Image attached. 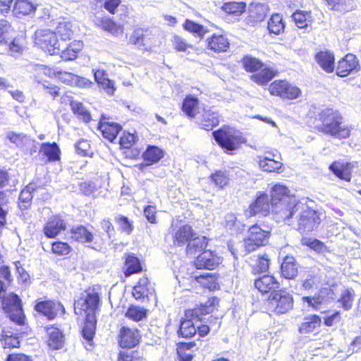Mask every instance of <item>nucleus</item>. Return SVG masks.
Returning a JSON list of instances; mask_svg holds the SVG:
<instances>
[{
    "instance_id": "obj_1",
    "label": "nucleus",
    "mask_w": 361,
    "mask_h": 361,
    "mask_svg": "<svg viewBox=\"0 0 361 361\" xmlns=\"http://www.w3.org/2000/svg\"><path fill=\"white\" fill-rule=\"evenodd\" d=\"M217 302V299L212 298L197 308L187 310L185 312V318L180 325L179 335L184 338H191L197 332V323L203 320L211 322L212 319H213L212 315L209 316L207 318L204 317L214 311Z\"/></svg>"
},
{
    "instance_id": "obj_2",
    "label": "nucleus",
    "mask_w": 361,
    "mask_h": 361,
    "mask_svg": "<svg viewBox=\"0 0 361 361\" xmlns=\"http://www.w3.org/2000/svg\"><path fill=\"white\" fill-rule=\"evenodd\" d=\"M322 125L319 130L326 135L338 139H345L350 136V128L343 121L341 114L332 109H326L320 114Z\"/></svg>"
},
{
    "instance_id": "obj_3",
    "label": "nucleus",
    "mask_w": 361,
    "mask_h": 361,
    "mask_svg": "<svg viewBox=\"0 0 361 361\" xmlns=\"http://www.w3.org/2000/svg\"><path fill=\"white\" fill-rule=\"evenodd\" d=\"M217 143L226 152H232L240 148L245 142L240 133L231 128H223L213 133Z\"/></svg>"
},
{
    "instance_id": "obj_4",
    "label": "nucleus",
    "mask_w": 361,
    "mask_h": 361,
    "mask_svg": "<svg viewBox=\"0 0 361 361\" xmlns=\"http://www.w3.org/2000/svg\"><path fill=\"white\" fill-rule=\"evenodd\" d=\"M35 44L51 55L58 54L61 51V42L56 33L49 29L37 30L35 33Z\"/></svg>"
},
{
    "instance_id": "obj_5",
    "label": "nucleus",
    "mask_w": 361,
    "mask_h": 361,
    "mask_svg": "<svg viewBox=\"0 0 361 361\" xmlns=\"http://www.w3.org/2000/svg\"><path fill=\"white\" fill-rule=\"evenodd\" d=\"M293 307V298L285 290L271 292L268 298V307L276 314L287 313Z\"/></svg>"
},
{
    "instance_id": "obj_6",
    "label": "nucleus",
    "mask_w": 361,
    "mask_h": 361,
    "mask_svg": "<svg viewBox=\"0 0 361 361\" xmlns=\"http://www.w3.org/2000/svg\"><path fill=\"white\" fill-rule=\"evenodd\" d=\"M302 207L303 204L299 203L296 198H292L289 201L271 207V212L277 222H286L289 224L290 219Z\"/></svg>"
},
{
    "instance_id": "obj_7",
    "label": "nucleus",
    "mask_w": 361,
    "mask_h": 361,
    "mask_svg": "<svg viewBox=\"0 0 361 361\" xmlns=\"http://www.w3.org/2000/svg\"><path fill=\"white\" fill-rule=\"evenodd\" d=\"M269 232L262 229L258 225H253L248 229L247 235L244 240L245 248L247 252L265 245L269 240Z\"/></svg>"
},
{
    "instance_id": "obj_8",
    "label": "nucleus",
    "mask_w": 361,
    "mask_h": 361,
    "mask_svg": "<svg viewBox=\"0 0 361 361\" xmlns=\"http://www.w3.org/2000/svg\"><path fill=\"white\" fill-rule=\"evenodd\" d=\"M169 232L173 236V243L178 246L189 243L195 235L191 226L178 219L172 221Z\"/></svg>"
},
{
    "instance_id": "obj_9",
    "label": "nucleus",
    "mask_w": 361,
    "mask_h": 361,
    "mask_svg": "<svg viewBox=\"0 0 361 361\" xmlns=\"http://www.w3.org/2000/svg\"><path fill=\"white\" fill-rule=\"evenodd\" d=\"M99 297L94 292H85L74 303V311L76 314L87 316V313L95 314L98 307Z\"/></svg>"
},
{
    "instance_id": "obj_10",
    "label": "nucleus",
    "mask_w": 361,
    "mask_h": 361,
    "mask_svg": "<svg viewBox=\"0 0 361 361\" xmlns=\"http://www.w3.org/2000/svg\"><path fill=\"white\" fill-rule=\"evenodd\" d=\"M2 307L6 312L10 313V318L16 323L21 324L24 322V315L21 300L19 297L14 293H10L2 298Z\"/></svg>"
},
{
    "instance_id": "obj_11",
    "label": "nucleus",
    "mask_w": 361,
    "mask_h": 361,
    "mask_svg": "<svg viewBox=\"0 0 361 361\" xmlns=\"http://www.w3.org/2000/svg\"><path fill=\"white\" fill-rule=\"evenodd\" d=\"M300 209L302 211L299 214L298 229L301 233L312 231L320 223L319 215L316 211L304 205Z\"/></svg>"
},
{
    "instance_id": "obj_12",
    "label": "nucleus",
    "mask_w": 361,
    "mask_h": 361,
    "mask_svg": "<svg viewBox=\"0 0 361 361\" xmlns=\"http://www.w3.org/2000/svg\"><path fill=\"white\" fill-rule=\"evenodd\" d=\"M271 94L283 99H293L299 97L300 90L286 80H275L269 87Z\"/></svg>"
},
{
    "instance_id": "obj_13",
    "label": "nucleus",
    "mask_w": 361,
    "mask_h": 361,
    "mask_svg": "<svg viewBox=\"0 0 361 361\" xmlns=\"http://www.w3.org/2000/svg\"><path fill=\"white\" fill-rule=\"evenodd\" d=\"M271 211V204L269 197L266 193H261L256 198L246 210V216L248 217L259 215L262 216H267Z\"/></svg>"
},
{
    "instance_id": "obj_14",
    "label": "nucleus",
    "mask_w": 361,
    "mask_h": 361,
    "mask_svg": "<svg viewBox=\"0 0 361 361\" xmlns=\"http://www.w3.org/2000/svg\"><path fill=\"white\" fill-rule=\"evenodd\" d=\"M35 309L49 320L54 319L59 314H63L65 312L63 306L60 302L52 300L39 301L35 305Z\"/></svg>"
},
{
    "instance_id": "obj_15",
    "label": "nucleus",
    "mask_w": 361,
    "mask_h": 361,
    "mask_svg": "<svg viewBox=\"0 0 361 361\" xmlns=\"http://www.w3.org/2000/svg\"><path fill=\"white\" fill-rule=\"evenodd\" d=\"M221 262V258L211 250H204L195 259L197 269H214Z\"/></svg>"
},
{
    "instance_id": "obj_16",
    "label": "nucleus",
    "mask_w": 361,
    "mask_h": 361,
    "mask_svg": "<svg viewBox=\"0 0 361 361\" xmlns=\"http://www.w3.org/2000/svg\"><path fill=\"white\" fill-rule=\"evenodd\" d=\"M66 229V222L59 216L49 219L43 228L44 235L49 238H55L61 231Z\"/></svg>"
},
{
    "instance_id": "obj_17",
    "label": "nucleus",
    "mask_w": 361,
    "mask_h": 361,
    "mask_svg": "<svg viewBox=\"0 0 361 361\" xmlns=\"http://www.w3.org/2000/svg\"><path fill=\"white\" fill-rule=\"evenodd\" d=\"M270 192L271 207L276 206L279 203L289 201L292 198H296L295 196L290 195L288 188L281 184H276L273 186Z\"/></svg>"
},
{
    "instance_id": "obj_18",
    "label": "nucleus",
    "mask_w": 361,
    "mask_h": 361,
    "mask_svg": "<svg viewBox=\"0 0 361 361\" xmlns=\"http://www.w3.org/2000/svg\"><path fill=\"white\" fill-rule=\"evenodd\" d=\"M82 42L78 40H74L68 44H66V42H61V51L59 54L65 61L74 60L82 49Z\"/></svg>"
},
{
    "instance_id": "obj_19",
    "label": "nucleus",
    "mask_w": 361,
    "mask_h": 361,
    "mask_svg": "<svg viewBox=\"0 0 361 361\" xmlns=\"http://www.w3.org/2000/svg\"><path fill=\"white\" fill-rule=\"evenodd\" d=\"M140 335L137 330L123 327L120 331V346L123 348H131L139 342Z\"/></svg>"
},
{
    "instance_id": "obj_20",
    "label": "nucleus",
    "mask_w": 361,
    "mask_h": 361,
    "mask_svg": "<svg viewBox=\"0 0 361 361\" xmlns=\"http://www.w3.org/2000/svg\"><path fill=\"white\" fill-rule=\"evenodd\" d=\"M357 66L358 61L356 56L352 54H348L338 61L336 73L341 77L347 76Z\"/></svg>"
},
{
    "instance_id": "obj_21",
    "label": "nucleus",
    "mask_w": 361,
    "mask_h": 361,
    "mask_svg": "<svg viewBox=\"0 0 361 361\" xmlns=\"http://www.w3.org/2000/svg\"><path fill=\"white\" fill-rule=\"evenodd\" d=\"M255 286L262 293L274 292L279 288V283L270 275H264L255 281Z\"/></svg>"
},
{
    "instance_id": "obj_22",
    "label": "nucleus",
    "mask_w": 361,
    "mask_h": 361,
    "mask_svg": "<svg viewBox=\"0 0 361 361\" xmlns=\"http://www.w3.org/2000/svg\"><path fill=\"white\" fill-rule=\"evenodd\" d=\"M269 8L268 5L260 3H252L248 8L249 19L252 23H259L266 18Z\"/></svg>"
},
{
    "instance_id": "obj_23",
    "label": "nucleus",
    "mask_w": 361,
    "mask_h": 361,
    "mask_svg": "<svg viewBox=\"0 0 361 361\" xmlns=\"http://www.w3.org/2000/svg\"><path fill=\"white\" fill-rule=\"evenodd\" d=\"M46 330L49 336V347L53 350L62 348L64 344V338L62 332L58 328L53 326L47 327Z\"/></svg>"
},
{
    "instance_id": "obj_24",
    "label": "nucleus",
    "mask_w": 361,
    "mask_h": 361,
    "mask_svg": "<svg viewBox=\"0 0 361 361\" xmlns=\"http://www.w3.org/2000/svg\"><path fill=\"white\" fill-rule=\"evenodd\" d=\"M208 48L216 52L226 51L230 43L225 35L214 34L207 39Z\"/></svg>"
},
{
    "instance_id": "obj_25",
    "label": "nucleus",
    "mask_w": 361,
    "mask_h": 361,
    "mask_svg": "<svg viewBox=\"0 0 361 361\" xmlns=\"http://www.w3.org/2000/svg\"><path fill=\"white\" fill-rule=\"evenodd\" d=\"M39 154L46 157L49 162H54L60 159L61 150L55 142H44L41 145Z\"/></svg>"
},
{
    "instance_id": "obj_26",
    "label": "nucleus",
    "mask_w": 361,
    "mask_h": 361,
    "mask_svg": "<svg viewBox=\"0 0 361 361\" xmlns=\"http://www.w3.org/2000/svg\"><path fill=\"white\" fill-rule=\"evenodd\" d=\"M315 60L320 67L327 73L334 70V55L327 51H319L315 55Z\"/></svg>"
},
{
    "instance_id": "obj_27",
    "label": "nucleus",
    "mask_w": 361,
    "mask_h": 361,
    "mask_svg": "<svg viewBox=\"0 0 361 361\" xmlns=\"http://www.w3.org/2000/svg\"><path fill=\"white\" fill-rule=\"evenodd\" d=\"M54 32L56 33V37L57 35L60 37L61 42H65L67 40H70L73 35L72 24L71 22L67 21L65 19H61L57 22V25Z\"/></svg>"
},
{
    "instance_id": "obj_28",
    "label": "nucleus",
    "mask_w": 361,
    "mask_h": 361,
    "mask_svg": "<svg viewBox=\"0 0 361 361\" xmlns=\"http://www.w3.org/2000/svg\"><path fill=\"white\" fill-rule=\"evenodd\" d=\"M149 281L147 277L140 279L137 284L133 287V295L136 300L144 299L148 297L149 294H152L154 289L148 286Z\"/></svg>"
},
{
    "instance_id": "obj_29",
    "label": "nucleus",
    "mask_w": 361,
    "mask_h": 361,
    "mask_svg": "<svg viewBox=\"0 0 361 361\" xmlns=\"http://www.w3.org/2000/svg\"><path fill=\"white\" fill-rule=\"evenodd\" d=\"M164 157V152L156 146H148L142 154L145 164L140 166H150L157 163Z\"/></svg>"
},
{
    "instance_id": "obj_30",
    "label": "nucleus",
    "mask_w": 361,
    "mask_h": 361,
    "mask_svg": "<svg viewBox=\"0 0 361 361\" xmlns=\"http://www.w3.org/2000/svg\"><path fill=\"white\" fill-rule=\"evenodd\" d=\"M99 128L101 130L104 137L113 142L117 137L118 133L121 130V126L115 123H100Z\"/></svg>"
},
{
    "instance_id": "obj_31",
    "label": "nucleus",
    "mask_w": 361,
    "mask_h": 361,
    "mask_svg": "<svg viewBox=\"0 0 361 361\" xmlns=\"http://www.w3.org/2000/svg\"><path fill=\"white\" fill-rule=\"evenodd\" d=\"M84 326L82 328V336L88 342L92 341L95 334L96 317L95 314L87 313L85 316Z\"/></svg>"
},
{
    "instance_id": "obj_32",
    "label": "nucleus",
    "mask_w": 361,
    "mask_h": 361,
    "mask_svg": "<svg viewBox=\"0 0 361 361\" xmlns=\"http://www.w3.org/2000/svg\"><path fill=\"white\" fill-rule=\"evenodd\" d=\"M71 238L81 243H92L94 235L83 226H78L71 229Z\"/></svg>"
},
{
    "instance_id": "obj_33",
    "label": "nucleus",
    "mask_w": 361,
    "mask_h": 361,
    "mask_svg": "<svg viewBox=\"0 0 361 361\" xmlns=\"http://www.w3.org/2000/svg\"><path fill=\"white\" fill-rule=\"evenodd\" d=\"M281 275L288 279H293L297 276L298 267L293 257L287 256L281 266Z\"/></svg>"
},
{
    "instance_id": "obj_34",
    "label": "nucleus",
    "mask_w": 361,
    "mask_h": 361,
    "mask_svg": "<svg viewBox=\"0 0 361 361\" xmlns=\"http://www.w3.org/2000/svg\"><path fill=\"white\" fill-rule=\"evenodd\" d=\"M199 100L197 98L189 95L187 96L182 104V111L190 118L195 116L198 111Z\"/></svg>"
},
{
    "instance_id": "obj_35",
    "label": "nucleus",
    "mask_w": 361,
    "mask_h": 361,
    "mask_svg": "<svg viewBox=\"0 0 361 361\" xmlns=\"http://www.w3.org/2000/svg\"><path fill=\"white\" fill-rule=\"evenodd\" d=\"M329 169L336 176L341 179L345 180L346 181L350 180V164L346 163L344 164L334 162L330 165Z\"/></svg>"
},
{
    "instance_id": "obj_36",
    "label": "nucleus",
    "mask_w": 361,
    "mask_h": 361,
    "mask_svg": "<svg viewBox=\"0 0 361 361\" xmlns=\"http://www.w3.org/2000/svg\"><path fill=\"white\" fill-rule=\"evenodd\" d=\"M276 72L269 68H262L259 72L251 75V80L259 85L267 84L274 76Z\"/></svg>"
},
{
    "instance_id": "obj_37",
    "label": "nucleus",
    "mask_w": 361,
    "mask_h": 361,
    "mask_svg": "<svg viewBox=\"0 0 361 361\" xmlns=\"http://www.w3.org/2000/svg\"><path fill=\"white\" fill-rule=\"evenodd\" d=\"M322 323L320 317L317 315H311L305 319V321L299 327V331L301 334H308L317 329Z\"/></svg>"
},
{
    "instance_id": "obj_38",
    "label": "nucleus",
    "mask_w": 361,
    "mask_h": 361,
    "mask_svg": "<svg viewBox=\"0 0 361 361\" xmlns=\"http://www.w3.org/2000/svg\"><path fill=\"white\" fill-rule=\"evenodd\" d=\"M141 271L142 267L139 259L133 255H128L125 261V276L128 277Z\"/></svg>"
},
{
    "instance_id": "obj_39",
    "label": "nucleus",
    "mask_w": 361,
    "mask_h": 361,
    "mask_svg": "<svg viewBox=\"0 0 361 361\" xmlns=\"http://www.w3.org/2000/svg\"><path fill=\"white\" fill-rule=\"evenodd\" d=\"M207 245V241L204 237H197L193 239L192 238L188 243L186 250L187 254L190 256L195 255L196 253L202 252L204 249H205Z\"/></svg>"
},
{
    "instance_id": "obj_40",
    "label": "nucleus",
    "mask_w": 361,
    "mask_h": 361,
    "mask_svg": "<svg viewBox=\"0 0 361 361\" xmlns=\"http://www.w3.org/2000/svg\"><path fill=\"white\" fill-rule=\"evenodd\" d=\"M36 7L29 0H16L13 7L16 15H29L35 12Z\"/></svg>"
},
{
    "instance_id": "obj_41",
    "label": "nucleus",
    "mask_w": 361,
    "mask_h": 361,
    "mask_svg": "<svg viewBox=\"0 0 361 361\" xmlns=\"http://www.w3.org/2000/svg\"><path fill=\"white\" fill-rule=\"evenodd\" d=\"M195 347V343H180L177 348V353L180 361H190L193 357L192 348Z\"/></svg>"
},
{
    "instance_id": "obj_42",
    "label": "nucleus",
    "mask_w": 361,
    "mask_h": 361,
    "mask_svg": "<svg viewBox=\"0 0 361 361\" xmlns=\"http://www.w3.org/2000/svg\"><path fill=\"white\" fill-rule=\"evenodd\" d=\"M259 166L264 171L279 173L283 164L269 157H259Z\"/></svg>"
},
{
    "instance_id": "obj_43",
    "label": "nucleus",
    "mask_w": 361,
    "mask_h": 361,
    "mask_svg": "<svg viewBox=\"0 0 361 361\" xmlns=\"http://www.w3.org/2000/svg\"><path fill=\"white\" fill-rule=\"evenodd\" d=\"M219 121L216 113L205 111L202 115V119L200 123L202 128L206 130H210L214 127L219 125Z\"/></svg>"
},
{
    "instance_id": "obj_44",
    "label": "nucleus",
    "mask_w": 361,
    "mask_h": 361,
    "mask_svg": "<svg viewBox=\"0 0 361 361\" xmlns=\"http://www.w3.org/2000/svg\"><path fill=\"white\" fill-rule=\"evenodd\" d=\"M285 25L280 14L272 15L268 21V29L271 33L279 35L284 30Z\"/></svg>"
},
{
    "instance_id": "obj_45",
    "label": "nucleus",
    "mask_w": 361,
    "mask_h": 361,
    "mask_svg": "<svg viewBox=\"0 0 361 361\" xmlns=\"http://www.w3.org/2000/svg\"><path fill=\"white\" fill-rule=\"evenodd\" d=\"M71 106L73 112L77 115L80 119L82 120L85 123L90 121V113L81 102L72 101L71 102Z\"/></svg>"
},
{
    "instance_id": "obj_46",
    "label": "nucleus",
    "mask_w": 361,
    "mask_h": 361,
    "mask_svg": "<svg viewBox=\"0 0 361 361\" xmlns=\"http://www.w3.org/2000/svg\"><path fill=\"white\" fill-rule=\"evenodd\" d=\"M295 25L299 28L307 27L312 23L310 12L297 11L293 14Z\"/></svg>"
},
{
    "instance_id": "obj_47",
    "label": "nucleus",
    "mask_w": 361,
    "mask_h": 361,
    "mask_svg": "<svg viewBox=\"0 0 361 361\" xmlns=\"http://www.w3.org/2000/svg\"><path fill=\"white\" fill-rule=\"evenodd\" d=\"M246 5L243 2H227L222 6V10L228 14L240 16L245 11Z\"/></svg>"
},
{
    "instance_id": "obj_48",
    "label": "nucleus",
    "mask_w": 361,
    "mask_h": 361,
    "mask_svg": "<svg viewBox=\"0 0 361 361\" xmlns=\"http://www.w3.org/2000/svg\"><path fill=\"white\" fill-rule=\"evenodd\" d=\"M183 27L185 30L194 34L200 38H202L205 33L207 32V29L204 26L190 20H185Z\"/></svg>"
},
{
    "instance_id": "obj_49",
    "label": "nucleus",
    "mask_w": 361,
    "mask_h": 361,
    "mask_svg": "<svg viewBox=\"0 0 361 361\" xmlns=\"http://www.w3.org/2000/svg\"><path fill=\"white\" fill-rule=\"evenodd\" d=\"M35 80L37 82H38L39 84H41L43 89L44 90H47L48 89H49V87L51 86H52L54 84H51L46 80H44L41 77H40V75L42 73L44 74V75H47L49 72V69L46 67L45 66H43V65H37L35 67Z\"/></svg>"
},
{
    "instance_id": "obj_50",
    "label": "nucleus",
    "mask_w": 361,
    "mask_h": 361,
    "mask_svg": "<svg viewBox=\"0 0 361 361\" xmlns=\"http://www.w3.org/2000/svg\"><path fill=\"white\" fill-rule=\"evenodd\" d=\"M328 6L335 11L341 12L349 11L351 8V1L350 0H326Z\"/></svg>"
},
{
    "instance_id": "obj_51",
    "label": "nucleus",
    "mask_w": 361,
    "mask_h": 361,
    "mask_svg": "<svg viewBox=\"0 0 361 361\" xmlns=\"http://www.w3.org/2000/svg\"><path fill=\"white\" fill-rule=\"evenodd\" d=\"M243 66L247 71L257 72L264 67V64L257 59L245 56L243 59Z\"/></svg>"
},
{
    "instance_id": "obj_52",
    "label": "nucleus",
    "mask_w": 361,
    "mask_h": 361,
    "mask_svg": "<svg viewBox=\"0 0 361 361\" xmlns=\"http://www.w3.org/2000/svg\"><path fill=\"white\" fill-rule=\"evenodd\" d=\"M126 316L135 322H139L146 317L147 311L140 307L130 306L127 310Z\"/></svg>"
},
{
    "instance_id": "obj_53",
    "label": "nucleus",
    "mask_w": 361,
    "mask_h": 361,
    "mask_svg": "<svg viewBox=\"0 0 361 361\" xmlns=\"http://www.w3.org/2000/svg\"><path fill=\"white\" fill-rule=\"evenodd\" d=\"M32 190L33 188L28 185L21 191L19 196V205L21 209H25L30 205L31 200L32 199Z\"/></svg>"
},
{
    "instance_id": "obj_54",
    "label": "nucleus",
    "mask_w": 361,
    "mask_h": 361,
    "mask_svg": "<svg viewBox=\"0 0 361 361\" xmlns=\"http://www.w3.org/2000/svg\"><path fill=\"white\" fill-rule=\"evenodd\" d=\"M7 138L17 146L23 147L30 142L29 137L24 134H16L13 132L7 133Z\"/></svg>"
},
{
    "instance_id": "obj_55",
    "label": "nucleus",
    "mask_w": 361,
    "mask_h": 361,
    "mask_svg": "<svg viewBox=\"0 0 361 361\" xmlns=\"http://www.w3.org/2000/svg\"><path fill=\"white\" fill-rule=\"evenodd\" d=\"M354 300V292L351 290H345L342 292L341 296L338 302L342 307L345 310H348L352 307L353 301Z\"/></svg>"
},
{
    "instance_id": "obj_56",
    "label": "nucleus",
    "mask_w": 361,
    "mask_h": 361,
    "mask_svg": "<svg viewBox=\"0 0 361 361\" xmlns=\"http://www.w3.org/2000/svg\"><path fill=\"white\" fill-rule=\"evenodd\" d=\"M194 278L197 283L209 289L213 287L215 281L214 275L207 272L204 274L196 275Z\"/></svg>"
},
{
    "instance_id": "obj_57",
    "label": "nucleus",
    "mask_w": 361,
    "mask_h": 361,
    "mask_svg": "<svg viewBox=\"0 0 361 361\" xmlns=\"http://www.w3.org/2000/svg\"><path fill=\"white\" fill-rule=\"evenodd\" d=\"M11 25L6 20H0V44L8 43L10 40Z\"/></svg>"
},
{
    "instance_id": "obj_58",
    "label": "nucleus",
    "mask_w": 361,
    "mask_h": 361,
    "mask_svg": "<svg viewBox=\"0 0 361 361\" xmlns=\"http://www.w3.org/2000/svg\"><path fill=\"white\" fill-rule=\"evenodd\" d=\"M52 252L58 255H66L70 253L71 247L66 243L61 241L52 243Z\"/></svg>"
},
{
    "instance_id": "obj_59",
    "label": "nucleus",
    "mask_w": 361,
    "mask_h": 361,
    "mask_svg": "<svg viewBox=\"0 0 361 361\" xmlns=\"http://www.w3.org/2000/svg\"><path fill=\"white\" fill-rule=\"evenodd\" d=\"M212 181L219 188H223L228 183V177L224 171H217L211 176Z\"/></svg>"
},
{
    "instance_id": "obj_60",
    "label": "nucleus",
    "mask_w": 361,
    "mask_h": 361,
    "mask_svg": "<svg viewBox=\"0 0 361 361\" xmlns=\"http://www.w3.org/2000/svg\"><path fill=\"white\" fill-rule=\"evenodd\" d=\"M1 342L4 348H17L20 344L18 338L13 336L12 334L3 335Z\"/></svg>"
},
{
    "instance_id": "obj_61",
    "label": "nucleus",
    "mask_w": 361,
    "mask_h": 361,
    "mask_svg": "<svg viewBox=\"0 0 361 361\" xmlns=\"http://www.w3.org/2000/svg\"><path fill=\"white\" fill-rule=\"evenodd\" d=\"M173 46L177 51H186L192 45L188 44L185 39L178 35H174L173 37Z\"/></svg>"
},
{
    "instance_id": "obj_62",
    "label": "nucleus",
    "mask_w": 361,
    "mask_h": 361,
    "mask_svg": "<svg viewBox=\"0 0 361 361\" xmlns=\"http://www.w3.org/2000/svg\"><path fill=\"white\" fill-rule=\"evenodd\" d=\"M55 75L60 81L72 86L74 83V80L76 76V75H74L71 73L63 71H56Z\"/></svg>"
},
{
    "instance_id": "obj_63",
    "label": "nucleus",
    "mask_w": 361,
    "mask_h": 361,
    "mask_svg": "<svg viewBox=\"0 0 361 361\" xmlns=\"http://www.w3.org/2000/svg\"><path fill=\"white\" fill-rule=\"evenodd\" d=\"M302 301L303 303L307 304V310H317L319 309V305L322 303L319 297H307L304 296L302 298Z\"/></svg>"
},
{
    "instance_id": "obj_64",
    "label": "nucleus",
    "mask_w": 361,
    "mask_h": 361,
    "mask_svg": "<svg viewBox=\"0 0 361 361\" xmlns=\"http://www.w3.org/2000/svg\"><path fill=\"white\" fill-rule=\"evenodd\" d=\"M225 226L230 229L238 231L240 229L241 224L238 221L234 214H228L225 216Z\"/></svg>"
}]
</instances>
